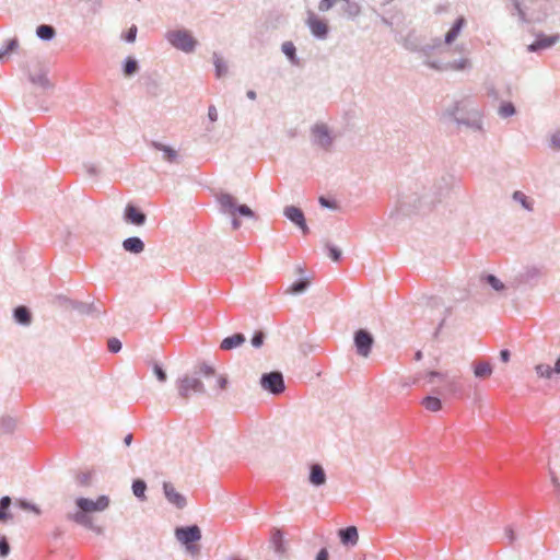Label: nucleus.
<instances>
[{
  "instance_id": "nucleus-1",
  "label": "nucleus",
  "mask_w": 560,
  "mask_h": 560,
  "mask_svg": "<svg viewBox=\"0 0 560 560\" xmlns=\"http://www.w3.org/2000/svg\"><path fill=\"white\" fill-rule=\"evenodd\" d=\"M75 505L78 511L67 515L68 521L83 526L97 535L103 534V527L93 523V517L90 515L92 512H102L109 505V498L107 495H100L95 501L88 498H77Z\"/></svg>"
},
{
  "instance_id": "nucleus-2",
  "label": "nucleus",
  "mask_w": 560,
  "mask_h": 560,
  "mask_svg": "<svg viewBox=\"0 0 560 560\" xmlns=\"http://www.w3.org/2000/svg\"><path fill=\"white\" fill-rule=\"evenodd\" d=\"M439 197H430L428 194L419 196L417 192L402 194L398 200L397 215H410L412 213H425L432 209V206L440 201Z\"/></svg>"
},
{
  "instance_id": "nucleus-3",
  "label": "nucleus",
  "mask_w": 560,
  "mask_h": 560,
  "mask_svg": "<svg viewBox=\"0 0 560 560\" xmlns=\"http://www.w3.org/2000/svg\"><path fill=\"white\" fill-rule=\"evenodd\" d=\"M445 115L457 125H464L476 131H482V117L478 109H465L463 102H455L446 109Z\"/></svg>"
},
{
  "instance_id": "nucleus-4",
  "label": "nucleus",
  "mask_w": 560,
  "mask_h": 560,
  "mask_svg": "<svg viewBox=\"0 0 560 560\" xmlns=\"http://www.w3.org/2000/svg\"><path fill=\"white\" fill-rule=\"evenodd\" d=\"M435 378H439L444 385L442 389H434V394L450 397H459L463 395L464 387L460 382V376H448L446 373L439 371H430L427 374L428 383L433 384Z\"/></svg>"
},
{
  "instance_id": "nucleus-5",
  "label": "nucleus",
  "mask_w": 560,
  "mask_h": 560,
  "mask_svg": "<svg viewBox=\"0 0 560 560\" xmlns=\"http://www.w3.org/2000/svg\"><path fill=\"white\" fill-rule=\"evenodd\" d=\"M16 509L33 512L36 515L42 514V510L26 499L20 498L13 501L9 495H4L0 498V523H7L13 520L14 510Z\"/></svg>"
},
{
  "instance_id": "nucleus-6",
  "label": "nucleus",
  "mask_w": 560,
  "mask_h": 560,
  "mask_svg": "<svg viewBox=\"0 0 560 560\" xmlns=\"http://www.w3.org/2000/svg\"><path fill=\"white\" fill-rule=\"evenodd\" d=\"M165 38L174 48L185 54L194 52L198 45V40L186 28L167 31Z\"/></svg>"
},
{
  "instance_id": "nucleus-7",
  "label": "nucleus",
  "mask_w": 560,
  "mask_h": 560,
  "mask_svg": "<svg viewBox=\"0 0 560 560\" xmlns=\"http://www.w3.org/2000/svg\"><path fill=\"white\" fill-rule=\"evenodd\" d=\"M220 209L231 217L255 218V212L247 205H240L234 196L221 192L217 196Z\"/></svg>"
},
{
  "instance_id": "nucleus-8",
  "label": "nucleus",
  "mask_w": 560,
  "mask_h": 560,
  "mask_svg": "<svg viewBox=\"0 0 560 560\" xmlns=\"http://www.w3.org/2000/svg\"><path fill=\"white\" fill-rule=\"evenodd\" d=\"M337 2H342L339 13L348 20H354L361 14V5L354 0H320L318 10L320 12L329 11Z\"/></svg>"
},
{
  "instance_id": "nucleus-9",
  "label": "nucleus",
  "mask_w": 560,
  "mask_h": 560,
  "mask_svg": "<svg viewBox=\"0 0 560 560\" xmlns=\"http://www.w3.org/2000/svg\"><path fill=\"white\" fill-rule=\"evenodd\" d=\"M178 395L183 399H188L191 393L205 394L203 383L195 376L184 375L176 381Z\"/></svg>"
},
{
  "instance_id": "nucleus-10",
  "label": "nucleus",
  "mask_w": 560,
  "mask_h": 560,
  "mask_svg": "<svg viewBox=\"0 0 560 560\" xmlns=\"http://www.w3.org/2000/svg\"><path fill=\"white\" fill-rule=\"evenodd\" d=\"M176 539L186 546L188 551H197L192 544L201 539V530L198 525L180 526L175 529Z\"/></svg>"
},
{
  "instance_id": "nucleus-11",
  "label": "nucleus",
  "mask_w": 560,
  "mask_h": 560,
  "mask_svg": "<svg viewBox=\"0 0 560 560\" xmlns=\"http://www.w3.org/2000/svg\"><path fill=\"white\" fill-rule=\"evenodd\" d=\"M260 386L272 395L282 394L285 389L282 373L278 371L264 373L260 377Z\"/></svg>"
},
{
  "instance_id": "nucleus-12",
  "label": "nucleus",
  "mask_w": 560,
  "mask_h": 560,
  "mask_svg": "<svg viewBox=\"0 0 560 560\" xmlns=\"http://www.w3.org/2000/svg\"><path fill=\"white\" fill-rule=\"evenodd\" d=\"M306 25L310 28L311 34L320 40H324L329 35L328 23L316 15L313 11L307 12Z\"/></svg>"
},
{
  "instance_id": "nucleus-13",
  "label": "nucleus",
  "mask_w": 560,
  "mask_h": 560,
  "mask_svg": "<svg viewBox=\"0 0 560 560\" xmlns=\"http://www.w3.org/2000/svg\"><path fill=\"white\" fill-rule=\"evenodd\" d=\"M58 299L63 301V303H66L72 310L77 311L79 314H82V315L98 317L102 313H104V311L101 308V306L96 305L93 302L86 303V302L68 299L65 296H58Z\"/></svg>"
},
{
  "instance_id": "nucleus-14",
  "label": "nucleus",
  "mask_w": 560,
  "mask_h": 560,
  "mask_svg": "<svg viewBox=\"0 0 560 560\" xmlns=\"http://www.w3.org/2000/svg\"><path fill=\"white\" fill-rule=\"evenodd\" d=\"M313 143L324 150H329L334 143V137L325 124H316L312 128Z\"/></svg>"
},
{
  "instance_id": "nucleus-15",
  "label": "nucleus",
  "mask_w": 560,
  "mask_h": 560,
  "mask_svg": "<svg viewBox=\"0 0 560 560\" xmlns=\"http://www.w3.org/2000/svg\"><path fill=\"white\" fill-rule=\"evenodd\" d=\"M374 345V338L371 332L365 329H359L354 332V346L357 353L366 358Z\"/></svg>"
},
{
  "instance_id": "nucleus-16",
  "label": "nucleus",
  "mask_w": 560,
  "mask_h": 560,
  "mask_svg": "<svg viewBox=\"0 0 560 560\" xmlns=\"http://www.w3.org/2000/svg\"><path fill=\"white\" fill-rule=\"evenodd\" d=\"M284 217L291 221L295 226H298L303 235L310 233L308 226L306 224L304 212L301 208L295 206H287L283 210Z\"/></svg>"
},
{
  "instance_id": "nucleus-17",
  "label": "nucleus",
  "mask_w": 560,
  "mask_h": 560,
  "mask_svg": "<svg viewBox=\"0 0 560 560\" xmlns=\"http://www.w3.org/2000/svg\"><path fill=\"white\" fill-rule=\"evenodd\" d=\"M560 40V34L545 35L539 33L536 35V39L528 45L527 50L530 52H538L556 45Z\"/></svg>"
},
{
  "instance_id": "nucleus-18",
  "label": "nucleus",
  "mask_w": 560,
  "mask_h": 560,
  "mask_svg": "<svg viewBox=\"0 0 560 560\" xmlns=\"http://www.w3.org/2000/svg\"><path fill=\"white\" fill-rule=\"evenodd\" d=\"M425 65L438 71H447V70H464L470 66V62L466 58H462L459 60H455L452 62H439L435 60H427Z\"/></svg>"
},
{
  "instance_id": "nucleus-19",
  "label": "nucleus",
  "mask_w": 560,
  "mask_h": 560,
  "mask_svg": "<svg viewBox=\"0 0 560 560\" xmlns=\"http://www.w3.org/2000/svg\"><path fill=\"white\" fill-rule=\"evenodd\" d=\"M124 220L133 225H142L147 220L145 213L132 203H128L124 211Z\"/></svg>"
},
{
  "instance_id": "nucleus-20",
  "label": "nucleus",
  "mask_w": 560,
  "mask_h": 560,
  "mask_svg": "<svg viewBox=\"0 0 560 560\" xmlns=\"http://www.w3.org/2000/svg\"><path fill=\"white\" fill-rule=\"evenodd\" d=\"M163 491L168 503L173 504L177 509H184L187 504L186 498L176 491L171 482L163 483Z\"/></svg>"
},
{
  "instance_id": "nucleus-21",
  "label": "nucleus",
  "mask_w": 560,
  "mask_h": 560,
  "mask_svg": "<svg viewBox=\"0 0 560 560\" xmlns=\"http://www.w3.org/2000/svg\"><path fill=\"white\" fill-rule=\"evenodd\" d=\"M327 476L320 464L314 463L310 465L308 482L314 487H322L326 483Z\"/></svg>"
},
{
  "instance_id": "nucleus-22",
  "label": "nucleus",
  "mask_w": 560,
  "mask_h": 560,
  "mask_svg": "<svg viewBox=\"0 0 560 560\" xmlns=\"http://www.w3.org/2000/svg\"><path fill=\"white\" fill-rule=\"evenodd\" d=\"M150 147L158 151L163 152L164 161H166L168 163H177L178 162V152L174 148L163 144L162 142H159V141H151Z\"/></svg>"
},
{
  "instance_id": "nucleus-23",
  "label": "nucleus",
  "mask_w": 560,
  "mask_h": 560,
  "mask_svg": "<svg viewBox=\"0 0 560 560\" xmlns=\"http://www.w3.org/2000/svg\"><path fill=\"white\" fill-rule=\"evenodd\" d=\"M443 49V43L441 38L435 37L432 38L430 43L421 44L420 49H418L417 52L421 54L422 57L425 58L424 62L427 60H430V56L434 51H441Z\"/></svg>"
},
{
  "instance_id": "nucleus-24",
  "label": "nucleus",
  "mask_w": 560,
  "mask_h": 560,
  "mask_svg": "<svg viewBox=\"0 0 560 560\" xmlns=\"http://www.w3.org/2000/svg\"><path fill=\"white\" fill-rule=\"evenodd\" d=\"M340 541L346 546H354L358 542L359 534L355 526H348L339 530Z\"/></svg>"
},
{
  "instance_id": "nucleus-25",
  "label": "nucleus",
  "mask_w": 560,
  "mask_h": 560,
  "mask_svg": "<svg viewBox=\"0 0 560 560\" xmlns=\"http://www.w3.org/2000/svg\"><path fill=\"white\" fill-rule=\"evenodd\" d=\"M246 338L242 332L233 334L232 336L225 337L221 343L220 349L221 350H233L238 347H241L245 342Z\"/></svg>"
},
{
  "instance_id": "nucleus-26",
  "label": "nucleus",
  "mask_w": 560,
  "mask_h": 560,
  "mask_svg": "<svg viewBox=\"0 0 560 560\" xmlns=\"http://www.w3.org/2000/svg\"><path fill=\"white\" fill-rule=\"evenodd\" d=\"M466 24V20L464 16H458L455 22L453 23L452 27L448 30V32L445 34L444 37V44L450 45L452 44L457 36L459 35L460 31Z\"/></svg>"
},
{
  "instance_id": "nucleus-27",
  "label": "nucleus",
  "mask_w": 560,
  "mask_h": 560,
  "mask_svg": "<svg viewBox=\"0 0 560 560\" xmlns=\"http://www.w3.org/2000/svg\"><path fill=\"white\" fill-rule=\"evenodd\" d=\"M270 542L276 553L282 555L285 552L284 537L281 529L273 528L271 530Z\"/></svg>"
},
{
  "instance_id": "nucleus-28",
  "label": "nucleus",
  "mask_w": 560,
  "mask_h": 560,
  "mask_svg": "<svg viewBox=\"0 0 560 560\" xmlns=\"http://www.w3.org/2000/svg\"><path fill=\"white\" fill-rule=\"evenodd\" d=\"M13 318L18 324L23 326H28L32 323L31 311L23 305L16 306L13 310Z\"/></svg>"
},
{
  "instance_id": "nucleus-29",
  "label": "nucleus",
  "mask_w": 560,
  "mask_h": 560,
  "mask_svg": "<svg viewBox=\"0 0 560 560\" xmlns=\"http://www.w3.org/2000/svg\"><path fill=\"white\" fill-rule=\"evenodd\" d=\"M311 284V281L307 277H301L295 280L287 290L285 293L292 295H299L304 293Z\"/></svg>"
},
{
  "instance_id": "nucleus-30",
  "label": "nucleus",
  "mask_w": 560,
  "mask_h": 560,
  "mask_svg": "<svg viewBox=\"0 0 560 560\" xmlns=\"http://www.w3.org/2000/svg\"><path fill=\"white\" fill-rule=\"evenodd\" d=\"M28 80L35 84V85H38L40 86L42 89L44 90H47L49 88H51V83L47 77V71L44 70V69H40V71L38 73H35V74H32L30 73L28 74Z\"/></svg>"
},
{
  "instance_id": "nucleus-31",
  "label": "nucleus",
  "mask_w": 560,
  "mask_h": 560,
  "mask_svg": "<svg viewBox=\"0 0 560 560\" xmlns=\"http://www.w3.org/2000/svg\"><path fill=\"white\" fill-rule=\"evenodd\" d=\"M402 46L410 51L417 52L420 49L421 40L415 31H410L404 38Z\"/></svg>"
},
{
  "instance_id": "nucleus-32",
  "label": "nucleus",
  "mask_w": 560,
  "mask_h": 560,
  "mask_svg": "<svg viewBox=\"0 0 560 560\" xmlns=\"http://www.w3.org/2000/svg\"><path fill=\"white\" fill-rule=\"evenodd\" d=\"M421 405L431 412H436L442 409V401L435 395H428L421 400Z\"/></svg>"
},
{
  "instance_id": "nucleus-33",
  "label": "nucleus",
  "mask_w": 560,
  "mask_h": 560,
  "mask_svg": "<svg viewBox=\"0 0 560 560\" xmlns=\"http://www.w3.org/2000/svg\"><path fill=\"white\" fill-rule=\"evenodd\" d=\"M281 50L293 66H300L296 48L292 42H284L281 46Z\"/></svg>"
},
{
  "instance_id": "nucleus-34",
  "label": "nucleus",
  "mask_w": 560,
  "mask_h": 560,
  "mask_svg": "<svg viewBox=\"0 0 560 560\" xmlns=\"http://www.w3.org/2000/svg\"><path fill=\"white\" fill-rule=\"evenodd\" d=\"M480 281L482 283L490 285L497 292H501L505 289L504 283L492 273H487V275L480 276Z\"/></svg>"
},
{
  "instance_id": "nucleus-35",
  "label": "nucleus",
  "mask_w": 560,
  "mask_h": 560,
  "mask_svg": "<svg viewBox=\"0 0 560 560\" xmlns=\"http://www.w3.org/2000/svg\"><path fill=\"white\" fill-rule=\"evenodd\" d=\"M139 62L133 57H127L122 62V73L125 77H132L139 71Z\"/></svg>"
},
{
  "instance_id": "nucleus-36",
  "label": "nucleus",
  "mask_w": 560,
  "mask_h": 560,
  "mask_svg": "<svg viewBox=\"0 0 560 560\" xmlns=\"http://www.w3.org/2000/svg\"><path fill=\"white\" fill-rule=\"evenodd\" d=\"M474 374L477 378L489 377L492 374V366L489 362H476L474 364Z\"/></svg>"
},
{
  "instance_id": "nucleus-37",
  "label": "nucleus",
  "mask_w": 560,
  "mask_h": 560,
  "mask_svg": "<svg viewBox=\"0 0 560 560\" xmlns=\"http://www.w3.org/2000/svg\"><path fill=\"white\" fill-rule=\"evenodd\" d=\"M36 35L43 40H51L56 36V30L48 24H40L36 28Z\"/></svg>"
},
{
  "instance_id": "nucleus-38",
  "label": "nucleus",
  "mask_w": 560,
  "mask_h": 560,
  "mask_svg": "<svg viewBox=\"0 0 560 560\" xmlns=\"http://www.w3.org/2000/svg\"><path fill=\"white\" fill-rule=\"evenodd\" d=\"M212 59L215 68V77L218 79L224 77L228 73L226 62L220 57L218 52H213Z\"/></svg>"
},
{
  "instance_id": "nucleus-39",
  "label": "nucleus",
  "mask_w": 560,
  "mask_h": 560,
  "mask_svg": "<svg viewBox=\"0 0 560 560\" xmlns=\"http://www.w3.org/2000/svg\"><path fill=\"white\" fill-rule=\"evenodd\" d=\"M132 493L136 498L143 501L145 500L147 483L142 479H136L132 482Z\"/></svg>"
},
{
  "instance_id": "nucleus-40",
  "label": "nucleus",
  "mask_w": 560,
  "mask_h": 560,
  "mask_svg": "<svg viewBox=\"0 0 560 560\" xmlns=\"http://www.w3.org/2000/svg\"><path fill=\"white\" fill-rule=\"evenodd\" d=\"M512 4H513V11L511 12V14L517 15L522 23H528L529 20L527 18V13H526L525 9L523 8L521 0H513Z\"/></svg>"
},
{
  "instance_id": "nucleus-41",
  "label": "nucleus",
  "mask_w": 560,
  "mask_h": 560,
  "mask_svg": "<svg viewBox=\"0 0 560 560\" xmlns=\"http://www.w3.org/2000/svg\"><path fill=\"white\" fill-rule=\"evenodd\" d=\"M513 199L522 205L528 211L533 210V200H530L524 192L516 190L513 192Z\"/></svg>"
},
{
  "instance_id": "nucleus-42",
  "label": "nucleus",
  "mask_w": 560,
  "mask_h": 560,
  "mask_svg": "<svg viewBox=\"0 0 560 560\" xmlns=\"http://www.w3.org/2000/svg\"><path fill=\"white\" fill-rule=\"evenodd\" d=\"M516 113V108L511 102H503L499 107V115L502 118H508L513 116Z\"/></svg>"
},
{
  "instance_id": "nucleus-43",
  "label": "nucleus",
  "mask_w": 560,
  "mask_h": 560,
  "mask_svg": "<svg viewBox=\"0 0 560 560\" xmlns=\"http://www.w3.org/2000/svg\"><path fill=\"white\" fill-rule=\"evenodd\" d=\"M16 425V421L12 417H2L0 420V429L4 433H11Z\"/></svg>"
},
{
  "instance_id": "nucleus-44",
  "label": "nucleus",
  "mask_w": 560,
  "mask_h": 560,
  "mask_svg": "<svg viewBox=\"0 0 560 560\" xmlns=\"http://www.w3.org/2000/svg\"><path fill=\"white\" fill-rule=\"evenodd\" d=\"M536 374L541 378H551L553 376L552 366L549 364H537L535 366Z\"/></svg>"
},
{
  "instance_id": "nucleus-45",
  "label": "nucleus",
  "mask_w": 560,
  "mask_h": 560,
  "mask_svg": "<svg viewBox=\"0 0 560 560\" xmlns=\"http://www.w3.org/2000/svg\"><path fill=\"white\" fill-rule=\"evenodd\" d=\"M19 47V39L13 37L9 39L2 48H0V60L8 54L14 51Z\"/></svg>"
},
{
  "instance_id": "nucleus-46",
  "label": "nucleus",
  "mask_w": 560,
  "mask_h": 560,
  "mask_svg": "<svg viewBox=\"0 0 560 560\" xmlns=\"http://www.w3.org/2000/svg\"><path fill=\"white\" fill-rule=\"evenodd\" d=\"M324 249H325V256L330 258L332 261L340 260V258L342 256V252H341L340 247H324Z\"/></svg>"
},
{
  "instance_id": "nucleus-47",
  "label": "nucleus",
  "mask_w": 560,
  "mask_h": 560,
  "mask_svg": "<svg viewBox=\"0 0 560 560\" xmlns=\"http://www.w3.org/2000/svg\"><path fill=\"white\" fill-rule=\"evenodd\" d=\"M152 370H153L154 375L161 383L166 382V380H167L166 372L164 371L163 366L160 363L153 362Z\"/></svg>"
},
{
  "instance_id": "nucleus-48",
  "label": "nucleus",
  "mask_w": 560,
  "mask_h": 560,
  "mask_svg": "<svg viewBox=\"0 0 560 560\" xmlns=\"http://www.w3.org/2000/svg\"><path fill=\"white\" fill-rule=\"evenodd\" d=\"M196 373L201 375V376H205V377H210V376L214 375L215 371H214V369L211 365L202 362V363L199 364L198 370L196 371Z\"/></svg>"
},
{
  "instance_id": "nucleus-49",
  "label": "nucleus",
  "mask_w": 560,
  "mask_h": 560,
  "mask_svg": "<svg viewBox=\"0 0 560 560\" xmlns=\"http://www.w3.org/2000/svg\"><path fill=\"white\" fill-rule=\"evenodd\" d=\"M265 332L262 330H257L254 332L250 343L254 348L258 349L264 345L265 341Z\"/></svg>"
},
{
  "instance_id": "nucleus-50",
  "label": "nucleus",
  "mask_w": 560,
  "mask_h": 560,
  "mask_svg": "<svg viewBox=\"0 0 560 560\" xmlns=\"http://www.w3.org/2000/svg\"><path fill=\"white\" fill-rule=\"evenodd\" d=\"M121 341L118 338H109L107 341V349L112 353H118L121 350Z\"/></svg>"
},
{
  "instance_id": "nucleus-51",
  "label": "nucleus",
  "mask_w": 560,
  "mask_h": 560,
  "mask_svg": "<svg viewBox=\"0 0 560 560\" xmlns=\"http://www.w3.org/2000/svg\"><path fill=\"white\" fill-rule=\"evenodd\" d=\"M10 545L5 536H0V557L5 558L10 553Z\"/></svg>"
},
{
  "instance_id": "nucleus-52",
  "label": "nucleus",
  "mask_w": 560,
  "mask_h": 560,
  "mask_svg": "<svg viewBox=\"0 0 560 560\" xmlns=\"http://www.w3.org/2000/svg\"><path fill=\"white\" fill-rule=\"evenodd\" d=\"M137 33H138V28L136 25H131L127 32L124 34V39L127 42V43H133L136 40V37H137Z\"/></svg>"
},
{
  "instance_id": "nucleus-53",
  "label": "nucleus",
  "mask_w": 560,
  "mask_h": 560,
  "mask_svg": "<svg viewBox=\"0 0 560 560\" xmlns=\"http://www.w3.org/2000/svg\"><path fill=\"white\" fill-rule=\"evenodd\" d=\"M539 276H540V270L536 267L528 268L524 275L526 281L537 279Z\"/></svg>"
},
{
  "instance_id": "nucleus-54",
  "label": "nucleus",
  "mask_w": 560,
  "mask_h": 560,
  "mask_svg": "<svg viewBox=\"0 0 560 560\" xmlns=\"http://www.w3.org/2000/svg\"><path fill=\"white\" fill-rule=\"evenodd\" d=\"M504 535L509 541V545H512L516 540V534L512 525H509L504 528Z\"/></svg>"
},
{
  "instance_id": "nucleus-55",
  "label": "nucleus",
  "mask_w": 560,
  "mask_h": 560,
  "mask_svg": "<svg viewBox=\"0 0 560 560\" xmlns=\"http://www.w3.org/2000/svg\"><path fill=\"white\" fill-rule=\"evenodd\" d=\"M90 478H91V476L89 472H81L78 475L77 481L81 486H88L90 482Z\"/></svg>"
},
{
  "instance_id": "nucleus-56",
  "label": "nucleus",
  "mask_w": 560,
  "mask_h": 560,
  "mask_svg": "<svg viewBox=\"0 0 560 560\" xmlns=\"http://www.w3.org/2000/svg\"><path fill=\"white\" fill-rule=\"evenodd\" d=\"M550 145L556 150H560V132L552 133L550 138Z\"/></svg>"
},
{
  "instance_id": "nucleus-57",
  "label": "nucleus",
  "mask_w": 560,
  "mask_h": 560,
  "mask_svg": "<svg viewBox=\"0 0 560 560\" xmlns=\"http://www.w3.org/2000/svg\"><path fill=\"white\" fill-rule=\"evenodd\" d=\"M121 245H144L142 240L137 236L128 237L122 241Z\"/></svg>"
},
{
  "instance_id": "nucleus-58",
  "label": "nucleus",
  "mask_w": 560,
  "mask_h": 560,
  "mask_svg": "<svg viewBox=\"0 0 560 560\" xmlns=\"http://www.w3.org/2000/svg\"><path fill=\"white\" fill-rule=\"evenodd\" d=\"M91 1H92V4L90 7V11L93 14L98 13L103 7L102 0H91Z\"/></svg>"
},
{
  "instance_id": "nucleus-59",
  "label": "nucleus",
  "mask_w": 560,
  "mask_h": 560,
  "mask_svg": "<svg viewBox=\"0 0 560 560\" xmlns=\"http://www.w3.org/2000/svg\"><path fill=\"white\" fill-rule=\"evenodd\" d=\"M208 118L210 121L214 122L218 120V110L214 105H210L208 108Z\"/></svg>"
},
{
  "instance_id": "nucleus-60",
  "label": "nucleus",
  "mask_w": 560,
  "mask_h": 560,
  "mask_svg": "<svg viewBox=\"0 0 560 560\" xmlns=\"http://www.w3.org/2000/svg\"><path fill=\"white\" fill-rule=\"evenodd\" d=\"M319 203L325 207V208H329V209H334L336 208V205H335V201H331L325 197H320L319 198Z\"/></svg>"
},
{
  "instance_id": "nucleus-61",
  "label": "nucleus",
  "mask_w": 560,
  "mask_h": 560,
  "mask_svg": "<svg viewBox=\"0 0 560 560\" xmlns=\"http://www.w3.org/2000/svg\"><path fill=\"white\" fill-rule=\"evenodd\" d=\"M328 558H329L328 550L326 548H322L318 551L315 560H328Z\"/></svg>"
},
{
  "instance_id": "nucleus-62",
  "label": "nucleus",
  "mask_w": 560,
  "mask_h": 560,
  "mask_svg": "<svg viewBox=\"0 0 560 560\" xmlns=\"http://www.w3.org/2000/svg\"><path fill=\"white\" fill-rule=\"evenodd\" d=\"M217 385L220 389H224L228 385V378L223 375H220L217 380Z\"/></svg>"
},
{
  "instance_id": "nucleus-63",
  "label": "nucleus",
  "mask_w": 560,
  "mask_h": 560,
  "mask_svg": "<svg viewBox=\"0 0 560 560\" xmlns=\"http://www.w3.org/2000/svg\"><path fill=\"white\" fill-rule=\"evenodd\" d=\"M511 358V353L508 349H502L500 351V359L502 362H508Z\"/></svg>"
},
{
  "instance_id": "nucleus-64",
  "label": "nucleus",
  "mask_w": 560,
  "mask_h": 560,
  "mask_svg": "<svg viewBox=\"0 0 560 560\" xmlns=\"http://www.w3.org/2000/svg\"><path fill=\"white\" fill-rule=\"evenodd\" d=\"M553 374L560 375V357L556 360L555 365L552 366Z\"/></svg>"
}]
</instances>
